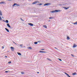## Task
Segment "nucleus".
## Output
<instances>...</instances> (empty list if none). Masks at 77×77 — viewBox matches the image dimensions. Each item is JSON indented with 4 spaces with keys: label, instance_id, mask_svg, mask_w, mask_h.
<instances>
[{
    "label": "nucleus",
    "instance_id": "obj_19",
    "mask_svg": "<svg viewBox=\"0 0 77 77\" xmlns=\"http://www.w3.org/2000/svg\"><path fill=\"white\" fill-rule=\"evenodd\" d=\"M77 74V73L76 72H74V73H73L72 74V75H76Z\"/></svg>",
    "mask_w": 77,
    "mask_h": 77
},
{
    "label": "nucleus",
    "instance_id": "obj_9",
    "mask_svg": "<svg viewBox=\"0 0 77 77\" xmlns=\"http://www.w3.org/2000/svg\"><path fill=\"white\" fill-rule=\"evenodd\" d=\"M77 47V45L74 44L73 47V48H75V47Z\"/></svg>",
    "mask_w": 77,
    "mask_h": 77
},
{
    "label": "nucleus",
    "instance_id": "obj_43",
    "mask_svg": "<svg viewBox=\"0 0 77 77\" xmlns=\"http://www.w3.org/2000/svg\"><path fill=\"white\" fill-rule=\"evenodd\" d=\"M13 43H14V44L15 43L14 42H13Z\"/></svg>",
    "mask_w": 77,
    "mask_h": 77
},
{
    "label": "nucleus",
    "instance_id": "obj_8",
    "mask_svg": "<svg viewBox=\"0 0 77 77\" xmlns=\"http://www.w3.org/2000/svg\"><path fill=\"white\" fill-rule=\"evenodd\" d=\"M5 29L6 30V31H7V32H9V30L8 29H7L6 28H5Z\"/></svg>",
    "mask_w": 77,
    "mask_h": 77
},
{
    "label": "nucleus",
    "instance_id": "obj_25",
    "mask_svg": "<svg viewBox=\"0 0 77 77\" xmlns=\"http://www.w3.org/2000/svg\"><path fill=\"white\" fill-rule=\"evenodd\" d=\"M21 74H24V72H21Z\"/></svg>",
    "mask_w": 77,
    "mask_h": 77
},
{
    "label": "nucleus",
    "instance_id": "obj_29",
    "mask_svg": "<svg viewBox=\"0 0 77 77\" xmlns=\"http://www.w3.org/2000/svg\"><path fill=\"white\" fill-rule=\"evenodd\" d=\"M8 63H11V61H9Z\"/></svg>",
    "mask_w": 77,
    "mask_h": 77
},
{
    "label": "nucleus",
    "instance_id": "obj_44",
    "mask_svg": "<svg viewBox=\"0 0 77 77\" xmlns=\"http://www.w3.org/2000/svg\"><path fill=\"white\" fill-rule=\"evenodd\" d=\"M38 74H39V72H37Z\"/></svg>",
    "mask_w": 77,
    "mask_h": 77
},
{
    "label": "nucleus",
    "instance_id": "obj_26",
    "mask_svg": "<svg viewBox=\"0 0 77 77\" xmlns=\"http://www.w3.org/2000/svg\"><path fill=\"white\" fill-rule=\"evenodd\" d=\"M58 59L59 60H60V61H62V60L60 58H58Z\"/></svg>",
    "mask_w": 77,
    "mask_h": 77
},
{
    "label": "nucleus",
    "instance_id": "obj_17",
    "mask_svg": "<svg viewBox=\"0 0 77 77\" xmlns=\"http://www.w3.org/2000/svg\"><path fill=\"white\" fill-rule=\"evenodd\" d=\"M0 15H2V11L0 10Z\"/></svg>",
    "mask_w": 77,
    "mask_h": 77
},
{
    "label": "nucleus",
    "instance_id": "obj_24",
    "mask_svg": "<svg viewBox=\"0 0 77 77\" xmlns=\"http://www.w3.org/2000/svg\"><path fill=\"white\" fill-rule=\"evenodd\" d=\"M42 5V4H41V3L38 4V5H39V6H41V5Z\"/></svg>",
    "mask_w": 77,
    "mask_h": 77
},
{
    "label": "nucleus",
    "instance_id": "obj_6",
    "mask_svg": "<svg viewBox=\"0 0 77 77\" xmlns=\"http://www.w3.org/2000/svg\"><path fill=\"white\" fill-rule=\"evenodd\" d=\"M50 5V3H47L45 4L44 5V6H48V5Z\"/></svg>",
    "mask_w": 77,
    "mask_h": 77
},
{
    "label": "nucleus",
    "instance_id": "obj_28",
    "mask_svg": "<svg viewBox=\"0 0 77 77\" xmlns=\"http://www.w3.org/2000/svg\"><path fill=\"white\" fill-rule=\"evenodd\" d=\"M20 47H22V46H23V45L21 44L20 45Z\"/></svg>",
    "mask_w": 77,
    "mask_h": 77
},
{
    "label": "nucleus",
    "instance_id": "obj_36",
    "mask_svg": "<svg viewBox=\"0 0 77 77\" xmlns=\"http://www.w3.org/2000/svg\"><path fill=\"white\" fill-rule=\"evenodd\" d=\"M2 49H3V48H4V47L2 46Z\"/></svg>",
    "mask_w": 77,
    "mask_h": 77
},
{
    "label": "nucleus",
    "instance_id": "obj_33",
    "mask_svg": "<svg viewBox=\"0 0 77 77\" xmlns=\"http://www.w3.org/2000/svg\"><path fill=\"white\" fill-rule=\"evenodd\" d=\"M41 50H42V51L44 50V49H41Z\"/></svg>",
    "mask_w": 77,
    "mask_h": 77
},
{
    "label": "nucleus",
    "instance_id": "obj_11",
    "mask_svg": "<svg viewBox=\"0 0 77 77\" xmlns=\"http://www.w3.org/2000/svg\"><path fill=\"white\" fill-rule=\"evenodd\" d=\"M39 52L40 53H47V52L46 51H39Z\"/></svg>",
    "mask_w": 77,
    "mask_h": 77
},
{
    "label": "nucleus",
    "instance_id": "obj_47",
    "mask_svg": "<svg viewBox=\"0 0 77 77\" xmlns=\"http://www.w3.org/2000/svg\"><path fill=\"white\" fill-rule=\"evenodd\" d=\"M8 52H9V51H8Z\"/></svg>",
    "mask_w": 77,
    "mask_h": 77
},
{
    "label": "nucleus",
    "instance_id": "obj_7",
    "mask_svg": "<svg viewBox=\"0 0 77 77\" xmlns=\"http://www.w3.org/2000/svg\"><path fill=\"white\" fill-rule=\"evenodd\" d=\"M63 8L64 9H66V10L67 9H69V7H67V8H66L65 7H63Z\"/></svg>",
    "mask_w": 77,
    "mask_h": 77
},
{
    "label": "nucleus",
    "instance_id": "obj_41",
    "mask_svg": "<svg viewBox=\"0 0 77 77\" xmlns=\"http://www.w3.org/2000/svg\"><path fill=\"white\" fill-rule=\"evenodd\" d=\"M20 19H21V20H22L23 21V19H22V18H21Z\"/></svg>",
    "mask_w": 77,
    "mask_h": 77
},
{
    "label": "nucleus",
    "instance_id": "obj_4",
    "mask_svg": "<svg viewBox=\"0 0 77 77\" xmlns=\"http://www.w3.org/2000/svg\"><path fill=\"white\" fill-rule=\"evenodd\" d=\"M28 24L29 25V26H33V24L31 23H29Z\"/></svg>",
    "mask_w": 77,
    "mask_h": 77
},
{
    "label": "nucleus",
    "instance_id": "obj_38",
    "mask_svg": "<svg viewBox=\"0 0 77 77\" xmlns=\"http://www.w3.org/2000/svg\"><path fill=\"white\" fill-rule=\"evenodd\" d=\"M2 18H3V19H4V17H2Z\"/></svg>",
    "mask_w": 77,
    "mask_h": 77
},
{
    "label": "nucleus",
    "instance_id": "obj_5",
    "mask_svg": "<svg viewBox=\"0 0 77 77\" xmlns=\"http://www.w3.org/2000/svg\"><path fill=\"white\" fill-rule=\"evenodd\" d=\"M39 3V2L38 1L34 2L32 3V4H33V5H35V4H36V3Z\"/></svg>",
    "mask_w": 77,
    "mask_h": 77
},
{
    "label": "nucleus",
    "instance_id": "obj_42",
    "mask_svg": "<svg viewBox=\"0 0 77 77\" xmlns=\"http://www.w3.org/2000/svg\"><path fill=\"white\" fill-rule=\"evenodd\" d=\"M11 0H8V1H11Z\"/></svg>",
    "mask_w": 77,
    "mask_h": 77
},
{
    "label": "nucleus",
    "instance_id": "obj_32",
    "mask_svg": "<svg viewBox=\"0 0 77 77\" xmlns=\"http://www.w3.org/2000/svg\"><path fill=\"white\" fill-rule=\"evenodd\" d=\"M2 20L3 21H4V22H6V21H5V20L3 19H2Z\"/></svg>",
    "mask_w": 77,
    "mask_h": 77
},
{
    "label": "nucleus",
    "instance_id": "obj_40",
    "mask_svg": "<svg viewBox=\"0 0 77 77\" xmlns=\"http://www.w3.org/2000/svg\"><path fill=\"white\" fill-rule=\"evenodd\" d=\"M8 71V72H10V71Z\"/></svg>",
    "mask_w": 77,
    "mask_h": 77
},
{
    "label": "nucleus",
    "instance_id": "obj_39",
    "mask_svg": "<svg viewBox=\"0 0 77 77\" xmlns=\"http://www.w3.org/2000/svg\"><path fill=\"white\" fill-rule=\"evenodd\" d=\"M55 48V49H57V48H56V47H55V48Z\"/></svg>",
    "mask_w": 77,
    "mask_h": 77
},
{
    "label": "nucleus",
    "instance_id": "obj_30",
    "mask_svg": "<svg viewBox=\"0 0 77 77\" xmlns=\"http://www.w3.org/2000/svg\"><path fill=\"white\" fill-rule=\"evenodd\" d=\"M0 20H2V18L0 16Z\"/></svg>",
    "mask_w": 77,
    "mask_h": 77
},
{
    "label": "nucleus",
    "instance_id": "obj_15",
    "mask_svg": "<svg viewBox=\"0 0 77 77\" xmlns=\"http://www.w3.org/2000/svg\"><path fill=\"white\" fill-rule=\"evenodd\" d=\"M43 27H45V28H46V29H47V26L45 25H43Z\"/></svg>",
    "mask_w": 77,
    "mask_h": 77
},
{
    "label": "nucleus",
    "instance_id": "obj_3",
    "mask_svg": "<svg viewBox=\"0 0 77 77\" xmlns=\"http://www.w3.org/2000/svg\"><path fill=\"white\" fill-rule=\"evenodd\" d=\"M64 73L66 75L67 77H71L68 74H67V73H66V72H64Z\"/></svg>",
    "mask_w": 77,
    "mask_h": 77
},
{
    "label": "nucleus",
    "instance_id": "obj_20",
    "mask_svg": "<svg viewBox=\"0 0 77 77\" xmlns=\"http://www.w3.org/2000/svg\"><path fill=\"white\" fill-rule=\"evenodd\" d=\"M17 53L18 55H20V56L21 55V54L20 53L17 52Z\"/></svg>",
    "mask_w": 77,
    "mask_h": 77
},
{
    "label": "nucleus",
    "instance_id": "obj_35",
    "mask_svg": "<svg viewBox=\"0 0 77 77\" xmlns=\"http://www.w3.org/2000/svg\"><path fill=\"white\" fill-rule=\"evenodd\" d=\"M47 59H48V60H50V59L47 58Z\"/></svg>",
    "mask_w": 77,
    "mask_h": 77
},
{
    "label": "nucleus",
    "instance_id": "obj_34",
    "mask_svg": "<svg viewBox=\"0 0 77 77\" xmlns=\"http://www.w3.org/2000/svg\"><path fill=\"white\" fill-rule=\"evenodd\" d=\"M5 57L6 58H8V57L7 56H5Z\"/></svg>",
    "mask_w": 77,
    "mask_h": 77
},
{
    "label": "nucleus",
    "instance_id": "obj_12",
    "mask_svg": "<svg viewBox=\"0 0 77 77\" xmlns=\"http://www.w3.org/2000/svg\"><path fill=\"white\" fill-rule=\"evenodd\" d=\"M27 49H29V50H32V48L31 47H29L27 48Z\"/></svg>",
    "mask_w": 77,
    "mask_h": 77
},
{
    "label": "nucleus",
    "instance_id": "obj_14",
    "mask_svg": "<svg viewBox=\"0 0 77 77\" xmlns=\"http://www.w3.org/2000/svg\"><path fill=\"white\" fill-rule=\"evenodd\" d=\"M11 49H12V51H14V48L13 47H11Z\"/></svg>",
    "mask_w": 77,
    "mask_h": 77
},
{
    "label": "nucleus",
    "instance_id": "obj_22",
    "mask_svg": "<svg viewBox=\"0 0 77 77\" xmlns=\"http://www.w3.org/2000/svg\"><path fill=\"white\" fill-rule=\"evenodd\" d=\"M38 44V42H35L34 43V44Z\"/></svg>",
    "mask_w": 77,
    "mask_h": 77
},
{
    "label": "nucleus",
    "instance_id": "obj_46",
    "mask_svg": "<svg viewBox=\"0 0 77 77\" xmlns=\"http://www.w3.org/2000/svg\"><path fill=\"white\" fill-rule=\"evenodd\" d=\"M49 22H50V20H49Z\"/></svg>",
    "mask_w": 77,
    "mask_h": 77
},
{
    "label": "nucleus",
    "instance_id": "obj_10",
    "mask_svg": "<svg viewBox=\"0 0 77 77\" xmlns=\"http://www.w3.org/2000/svg\"><path fill=\"white\" fill-rule=\"evenodd\" d=\"M7 26L8 27H9V28H11V26H10V25H9V23H8L7 24Z\"/></svg>",
    "mask_w": 77,
    "mask_h": 77
},
{
    "label": "nucleus",
    "instance_id": "obj_16",
    "mask_svg": "<svg viewBox=\"0 0 77 77\" xmlns=\"http://www.w3.org/2000/svg\"><path fill=\"white\" fill-rule=\"evenodd\" d=\"M67 40H69V39H70V38H69V37H68V36H67Z\"/></svg>",
    "mask_w": 77,
    "mask_h": 77
},
{
    "label": "nucleus",
    "instance_id": "obj_21",
    "mask_svg": "<svg viewBox=\"0 0 77 77\" xmlns=\"http://www.w3.org/2000/svg\"><path fill=\"white\" fill-rule=\"evenodd\" d=\"M5 22L6 23H9V21H8V20H6V21H5Z\"/></svg>",
    "mask_w": 77,
    "mask_h": 77
},
{
    "label": "nucleus",
    "instance_id": "obj_37",
    "mask_svg": "<svg viewBox=\"0 0 77 77\" xmlns=\"http://www.w3.org/2000/svg\"><path fill=\"white\" fill-rule=\"evenodd\" d=\"M5 72H6V73L8 72V71H5Z\"/></svg>",
    "mask_w": 77,
    "mask_h": 77
},
{
    "label": "nucleus",
    "instance_id": "obj_31",
    "mask_svg": "<svg viewBox=\"0 0 77 77\" xmlns=\"http://www.w3.org/2000/svg\"><path fill=\"white\" fill-rule=\"evenodd\" d=\"M71 55L72 57H74V56L72 54H71Z\"/></svg>",
    "mask_w": 77,
    "mask_h": 77
},
{
    "label": "nucleus",
    "instance_id": "obj_18",
    "mask_svg": "<svg viewBox=\"0 0 77 77\" xmlns=\"http://www.w3.org/2000/svg\"><path fill=\"white\" fill-rule=\"evenodd\" d=\"M54 18V17H49V19H53Z\"/></svg>",
    "mask_w": 77,
    "mask_h": 77
},
{
    "label": "nucleus",
    "instance_id": "obj_2",
    "mask_svg": "<svg viewBox=\"0 0 77 77\" xmlns=\"http://www.w3.org/2000/svg\"><path fill=\"white\" fill-rule=\"evenodd\" d=\"M20 6V5L19 4H16L14 3V5H13V6Z\"/></svg>",
    "mask_w": 77,
    "mask_h": 77
},
{
    "label": "nucleus",
    "instance_id": "obj_23",
    "mask_svg": "<svg viewBox=\"0 0 77 77\" xmlns=\"http://www.w3.org/2000/svg\"><path fill=\"white\" fill-rule=\"evenodd\" d=\"M74 24H76L77 25V21L75 23H73Z\"/></svg>",
    "mask_w": 77,
    "mask_h": 77
},
{
    "label": "nucleus",
    "instance_id": "obj_1",
    "mask_svg": "<svg viewBox=\"0 0 77 77\" xmlns=\"http://www.w3.org/2000/svg\"><path fill=\"white\" fill-rule=\"evenodd\" d=\"M60 10H55L54 11H51V13H54V12H60Z\"/></svg>",
    "mask_w": 77,
    "mask_h": 77
},
{
    "label": "nucleus",
    "instance_id": "obj_27",
    "mask_svg": "<svg viewBox=\"0 0 77 77\" xmlns=\"http://www.w3.org/2000/svg\"><path fill=\"white\" fill-rule=\"evenodd\" d=\"M38 42H41V41H37Z\"/></svg>",
    "mask_w": 77,
    "mask_h": 77
},
{
    "label": "nucleus",
    "instance_id": "obj_45",
    "mask_svg": "<svg viewBox=\"0 0 77 77\" xmlns=\"http://www.w3.org/2000/svg\"><path fill=\"white\" fill-rule=\"evenodd\" d=\"M15 44H16V45H17V43H15Z\"/></svg>",
    "mask_w": 77,
    "mask_h": 77
},
{
    "label": "nucleus",
    "instance_id": "obj_13",
    "mask_svg": "<svg viewBox=\"0 0 77 77\" xmlns=\"http://www.w3.org/2000/svg\"><path fill=\"white\" fill-rule=\"evenodd\" d=\"M5 2H0V4H5Z\"/></svg>",
    "mask_w": 77,
    "mask_h": 77
}]
</instances>
